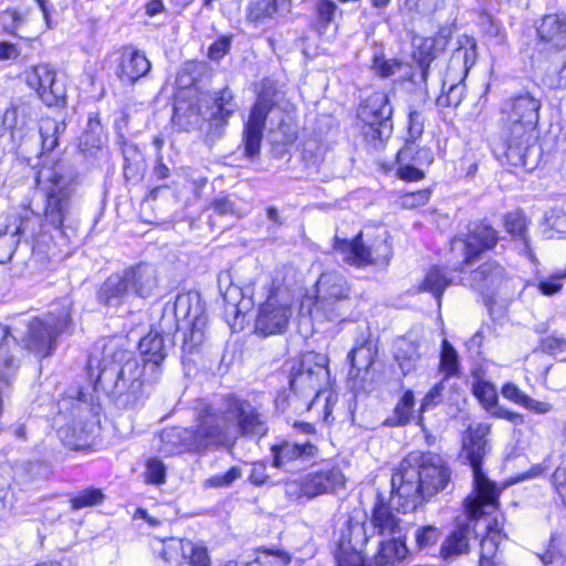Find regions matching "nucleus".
<instances>
[{"label":"nucleus","instance_id":"obj_1","mask_svg":"<svg viewBox=\"0 0 566 566\" xmlns=\"http://www.w3.org/2000/svg\"><path fill=\"white\" fill-rule=\"evenodd\" d=\"M74 191L73 175L65 164L43 163L36 174V195L41 203H35V210L19 207L8 211L0 239L9 237L4 244L29 243V239L38 235L35 228L41 221L66 235L65 229H72L77 222Z\"/></svg>","mask_w":566,"mask_h":566},{"label":"nucleus","instance_id":"obj_2","mask_svg":"<svg viewBox=\"0 0 566 566\" xmlns=\"http://www.w3.org/2000/svg\"><path fill=\"white\" fill-rule=\"evenodd\" d=\"M266 431L263 416L255 407L248 400L228 396L219 409L200 410L193 430L181 427L164 429L160 432V451L165 454L203 452L231 444L239 436L262 437Z\"/></svg>","mask_w":566,"mask_h":566},{"label":"nucleus","instance_id":"obj_3","mask_svg":"<svg viewBox=\"0 0 566 566\" xmlns=\"http://www.w3.org/2000/svg\"><path fill=\"white\" fill-rule=\"evenodd\" d=\"M450 478L451 472L439 454L410 452L391 476V486L396 492L392 502H398L402 513L413 511L443 491Z\"/></svg>","mask_w":566,"mask_h":566},{"label":"nucleus","instance_id":"obj_4","mask_svg":"<svg viewBox=\"0 0 566 566\" xmlns=\"http://www.w3.org/2000/svg\"><path fill=\"white\" fill-rule=\"evenodd\" d=\"M143 374L146 373L129 352L117 350L113 363L101 369L96 381L108 391L117 407L136 409L145 399L144 382H149V376L142 380Z\"/></svg>","mask_w":566,"mask_h":566},{"label":"nucleus","instance_id":"obj_5","mask_svg":"<svg viewBox=\"0 0 566 566\" xmlns=\"http://www.w3.org/2000/svg\"><path fill=\"white\" fill-rule=\"evenodd\" d=\"M491 430L488 423L470 426L462 440V448L474 474L475 494L469 501L468 510L472 516L480 512L485 513L486 509L493 507L499 502V489L481 471V462L486 454V436Z\"/></svg>","mask_w":566,"mask_h":566},{"label":"nucleus","instance_id":"obj_6","mask_svg":"<svg viewBox=\"0 0 566 566\" xmlns=\"http://www.w3.org/2000/svg\"><path fill=\"white\" fill-rule=\"evenodd\" d=\"M541 105L528 92L505 101L501 136L509 151L520 155L528 144L538 123Z\"/></svg>","mask_w":566,"mask_h":566},{"label":"nucleus","instance_id":"obj_7","mask_svg":"<svg viewBox=\"0 0 566 566\" xmlns=\"http://www.w3.org/2000/svg\"><path fill=\"white\" fill-rule=\"evenodd\" d=\"M232 92L223 88L217 96H196L189 99L178 98L175 103L172 123L182 130L200 128L209 119L224 126L234 113Z\"/></svg>","mask_w":566,"mask_h":566},{"label":"nucleus","instance_id":"obj_8","mask_svg":"<svg viewBox=\"0 0 566 566\" xmlns=\"http://www.w3.org/2000/svg\"><path fill=\"white\" fill-rule=\"evenodd\" d=\"M475 60L474 44L470 48H459L453 52L442 82L444 93L438 97L440 106L457 107L462 102L465 91L464 80Z\"/></svg>","mask_w":566,"mask_h":566},{"label":"nucleus","instance_id":"obj_9","mask_svg":"<svg viewBox=\"0 0 566 566\" xmlns=\"http://www.w3.org/2000/svg\"><path fill=\"white\" fill-rule=\"evenodd\" d=\"M70 323L71 316L67 308H62L57 315L50 313L44 318H32L28 323L25 346L39 356H49L53 350L56 336L63 333Z\"/></svg>","mask_w":566,"mask_h":566},{"label":"nucleus","instance_id":"obj_10","mask_svg":"<svg viewBox=\"0 0 566 566\" xmlns=\"http://www.w3.org/2000/svg\"><path fill=\"white\" fill-rule=\"evenodd\" d=\"M391 107L388 96L375 92L358 108V118L366 125L365 135L373 140H382L391 128Z\"/></svg>","mask_w":566,"mask_h":566},{"label":"nucleus","instance_id":"obj_11","mask_svg":"<svg viewBox=\"0 0 566 566\" xmlns=\"http://www.w3.org/2000/svg\"><path fill=\"white\" fill-rule=\"evenodd\" d=\"M25 82L48 106L57 105L65 98V86L56 78L55 70L49 64H39L24 72Z\"/></svg>","mask_w":566,"mask_h":566},{"label":"nucleus","instance_id":"obj_12","mask_svg":"<svg viewBox=\"0 0 566 566\" xmlns=\"http://www.w3.org/2000/svg\"><path fill=\"white\" fill-rule=\"evenodd\" d=\"M273 467L284 471L301 470L318 455V448L311 441H282L271 448Z\"/></svg>","mask_w":566,"mask_h":566},{"label":"nucleus","instance_id":"obj_13","mask_svg":"<svg viewBox=\"0 0 566 566\" xmlns=\"http://www.w3.org/2000/svg\"><path fill=\"white\" fill-rule=\"evenodd\" d=\"M470 500H472V496L468 497L464 504L467 513L465 520L457 521L454 530L441 545L440 555L443 559H450L462 554H468L470 551V541L474 533V527L471 525V521L480 518L483 515L491 514V512L497 506V504H495L493 507L486 509L485 513L480 512L476 516H472L468 510Z\"/></svg>","mask_w":566,"mask_h":566},{"label":"nucleus","instance_id":"obj_14","mask_svg":"<svg viewBox=\"0 0 566 566\" xmlns=\"http://www.w3.org/2000/svg\"><path fill=\"white\" fill-rule=\"evenodd\" d=\"M396 496V492L392 490L390 502L386 503L384 497L378 494L377 502L374 505L370 525L374 533L379 536L398 537L401 533V520L392 512V509L402 512V507L398 505V502H392Z\"/></svg>","mask_w":566,"mask_h":566},{"label":"nucleus","instance_id":"obj_15","mask_svg":"<svg viewBox=\"0 0 566 566\" xmlns=\"http://www.w3.org/2000/svg\"><path fill=\"white\" fill-rule=\"evenodd\" d=\"M291 315L290 306L279 304L276 298L271 296L261 306L255 328L263 335L282 333L287 327Z\"/></svg>","mask_w":566,"mask_h":566},{"label":"nucleus","instance_id":"obj_16","mask_svg":"<svg viewBox=\"0 0 566 566\" xmlns=\"http://www.w3.org/2000/svg\"><path fill=\"white\" fill-rule=\"evenodd\" d=\"M542 51L566 50V15L564 13L547 14L537 27Z\"/></svg>","mask_w":566,"mask_h":566},{"label":"nucleus","instance_id":"obj_17","mask_svg":"<svg viewBox=\"0 0 566 566\" xmlns=\"http://www.w3.org/2000/svg\"><path fill=\"white\" fill-rule=\"evenodd\" d=\"M345 478L339 469L332 468L306 474L301 481V492L310 499L335 492L344 486Z\"/></svg>","mask_w":566,"mask_h":566},{"label":"nucleus","instance_id":"obj_18","mask_svg":"<svg viewBox=\"0 0 566 566\" xmlns=\"http://www.w3.org/2000/svg\"><path fill=\"white\" fill-rule=\"evenodd\" d=\"M272 103L259 97L254 104L244 129L245 151L252 157L260 150L265 119L272 109Z\"/></svg>","mask_w":566,"mask_h":566},{"label":"nucleus","instance_id":"obj_19","mask_svg":"<svg viewBox=\"0 0 566 566\" xmlns=\"http://www.w3.org/2000/svg\"><path fill=\"white\" fill-rule=\"evenodd\" d=\"M144 371L149 373L148 381L156 382L161 374L160 364L166 357V343L163 335L150 332L139 342Z\"/></svg>","mask_w":566,"mask_h":566},{"label":"nucleus","instance_id":"obj_20","mask_svg":"<svg viewBox=\"0 0 566 566\" xmlns=\"http://www.w3.org/2000/svg\"><path fill=\"white\" fill-rule=\"evenodd\" d=\"M150 62L146 55L133 46H126L120 52L117 77L127 84H134L150 71Z\"/></svg>","mask_w":566,"mask_h":566},{"label":"nucleus","instance_id":"obj_21","mask_svg":"<svg viewBox=\"0 0 566 566\" xmlns=\"http://www.w3.org/2000/svg\"><path fill=\"white\" fill-rule=\"evenodd\" d=\"M352 287L337 272L323 273L316 282V297L328 300H350Z\"/></svg>","mask_w":566,"mask_h":566},{"label":"nucleus","instance_id":"obj_22","mask_svg":"<svg viewBox=\"0 0 566 566\" xmlns=\"http://www.w3.org/2000/svg\"><path fill=\"white\" fill-rule=\"evenodd\" d=\"M125 274L130 289L142 297L149 296L158 285L157 271L153 264L139 263L128 269Z\"/></svg>","mask_w":566,"mask_h":566},{"label":"nucleus","instance_id":"obj_23","mask_svg":"<svg viewBox=\"0 0 566 566\" xmlns=\"http://www.w3.org/2000/svg\"><path fill=\"white\" fill-rule=\"evenodd\" d=\"M350 314V300L317 298L311 310V315L317 322H340Z\"/></svg>","mask_w":566,"mask_h":566},{"label":"nucleus","instance_id":"obj_24","mask_svg":"<svg viewBox=\"0 0 566 566\" xmlns=\"http://www.w3.org/2000/svg\"><path fill=\"white\" fill-rule=\"evenodd\" d=\"M446 44L447 40L443 36H413V56L417 59L422 70V77L424 80L428 75L430 62L436 57L438 52L444 49Z\"/></svg>","mask_w":566,"mask_h":566},{"label":"nucleus","instance_id":"obj_25","mask_svg":"<svg viewBox=\"0 0 566 566\" xmlns=\"http://www.w3.org/2000/svg\"><path fill=\"white\" fill-rule=\"evenodd\" d=\"M342 254V260L348 265L357 268H384L386 266L391 254L389 250H338Z\"/></svg>","mask_w":566,"mask_h":566},{"label":"nucleus","instance_id":"obj_26","mask_svg":"<svg viewBox=\"0 0 566 566\" xmlns=\"http://www.w3.org/2000/svg\"><path fill=\"white\" fill-rule=\"evenodd\" d=\"M421 356V340L418 337L408 335L406 338L397 342L395 358L405 375L412 373L417 368Z\"/></svg>","mask_w":566,"mask_h":566},{"label":"nucleus","instance_id":"obj_27","mask_svg":"<svg viewBox=\"0 0 566 566\" xmlns=\"http://www.w3.org/2000/svg\"><path fill=\"white\" fill-rule=\"evenodd\" d=\"M289 10L290 7L279 0H254L249 6L247 18L251 23L259 27Z\"/></svg>","mask_w":566,"mask_h":566},{"label":"nucleus","instance_id":"obj_28","mask_svg":"<svg viewBox=\"0 0 566 566\" xmlns=\"http://www.w3.org/2000/svg\"><path fill=\"white\" fill-rule=\"evenodd\" d=\"M66 125L64 120L45 117L40 122V135L42 140V161L49 165L60 163L59 160H50L44 156V153L53 151L59 145L60 136L65 132Z\"/></svg>","mask_w":566,"mask_h":566},{"label":"nucleus","instance_id":"obj_29","mask_svg":"<svg viewBox=\"0 0 566 566\" xmlns=\"http://www.w3.org/2000/svg\"><path fill=\"white\" fill-rule=\"evenodd\" d=\"M313 375L314 377L297 368L290 379L291 389L300 394L317 395L326 382L329 371L328 369H318V374L314 373Z\"/></svg>","mask_w":566,"mask_h":566},{"label":"nucleus","instance_id":"obj_30","mask_svg":"<svg viewBox=\"0 0 566 566\" xmlns=\"http://www.w3.org/2000/svg\"><path fill=\"white\" fill-rule=\"evenodd\" d=\"M408 549L400 537H391L379 543L377 553L374 556L376 566H392L407 556Z\"/></svg>","mask_w":566,"mask_h":566},{"label":"nucleus","instance_id":"obj_31","mask_svg":"<svg viewBox=\"0 0 566 566\" xmlns=\"http://www.w3.org/2000/svg\"><path fill=\"white\" fill-rule=\"evenodd\" d=\"M501 394L504 398L521 405L524 408L539 415L549 412L553 407L546 401H537L523 392L516 385L507 382L503 385Z\"/></svg>","mask_w":566,"mask_h":566},{"label":"nucleus","instance_id":"obj_32","mask_svg":"<svg viewBox=\"0 0 566 566\" xmlns=\"http://www.w3.org/2000/svg\"><path fill=\"white\" fill-rule=\"evenodd\" d=\"M485 527L488 528L486 535L481 539L480 546V564L489 565L490 560L499 559V545L502 539L501 530L496 520L493 522L485 520Z\"/></svg>","mask_w":566,"mask_h":566},{"label":"nucleus","instance_id":"obj_33","mask_svg":"<svg viewBox=\"0 0 566 566\" xmlns=\"http://www.w3.org/2000/svg\"><path fill=\"white\" fill-rule=\"evenodd\" d=\"M499 241L497 232L485 223H473L469 228L463 248H494Z\"/></svg>","mask_w":566,"mask_h":566},{"label":"nucleus","instance_id":"obj_34","mask_svg":"<svg viewBox=\"0 0 566 566\" xmlns=\"http://www.w3.org/2000/svg\"><path fill=\"white\" fill-rule=\"evenodd\" d=\"M129 289L130 284L126 280V274L124 276L112 275L101 287L99 300L108 306L117 305Z\"/></svg>","mask_w":566,"mask_h":566},{"label":"nucleus","instance_id":"obj_35","mask_svg":"<svg viewBox=\"0 0 566 566\" xmlns=\"http://www.w3.org/2000/svg\"><path fill=\"white\" fill-rule=\"evenodd\" d=\"M528 223L527 217L521 210L509 212L504 218L506 232L516 243H521L525 248H530L531 244L527 231Z\"/></svg>","mask_w":566,"mask_h":566},{"label":"nucleus","instance_id":"obj_36","mask_svg":"<svg viewBox=\"0 0 566 566\" xmlns=\"http://www.w3.org/2000/svg\"><path fill=\"white\" fill-rule=\"evenodd\" d=\"M31 115V107L28 103L21 99L15 101L6 109L2 125L13 134L14 130L21 129L27 125Z\"/></svg>","mask_w":566,"mask_h":566},{"label":"nucleus","instance_id":"obj_37","mask_svg":"<svg viewBox=\"0 0 566 566\" xmlns=\"http://www.w3.org/2000/svg\"><path fill=\"white\" fill-rule=\"evenodd\" d=\"M412 151V146H403L397 153V176L405 181H418L424 177L421 167L410 161Z\"/></svg>","mask_w":566,"mask_h":566},{"label":"nucleus","instance_id":"obj_38","mask_svg":"<svg viewBox=\"0 0 566 566\" xmlns=\"http://www.w3.org/2000/svg\"><path fill=\"white\" fill-rule=\"evenodd\" d=\"M451 283V281L441 272L438 266H433L426 274L419 291L431 293L440 303L443 290Z\"/></svg>","mask_w":566,"mask_h":566},{"label":"nucleus","instance_id":"obj_39","mask_svg":"<svg viewBox=\"0 0 566 566\" xmlns=\"http://www.w3.org/2000/svg\"><path fill=\"white\" fill-rule=\"evenodd\" d=\"M413 407V392L407 390L395 407L392 416L386 420V423L394 427L407 424L411 418Z\"/></svg>","mask_w":566,"mask_h":566},{"label":"nucleus","instance_id":"obj_40","mask_svg":"<svg viewBox=\"0 0 566 566\" xmlns=\"http://www.w3.org/2000/svg\"><path fill=\"white\" fill-rule=\"evenodd\" d=\"M375 348L370 340H365L348 353V359L355 368H368L375 359Z\"/></svg>","mask_w":566,"mask_h":566},{"label":"nucleus","instance_id":"obj_41","mask_svg":"<svg viewBox=\"0 0 566 566\" xmlns=\"http://www.w3.org/2000/svg\"><path fill=\"white\" fill-rule=\"evenodd\" d=\"M440 371L444 375V378L455 376L459 371L458 353L447 339H443L442 342Z\"/></svg>","mask_w":566,"mask_h":566},{"label":"nucleus","instance_id":"obj_42","mask_svg":"<svg viewBox=\"0 0 566 566\" xmlns=\"http://www.w3.org/2000/svg\"><path fill=\"white\" fill-rule=\"evenodd\" d=\"M186 552L184 559H187L190 566H210L211 559L208 554L207 547L193 543L191 541L185 542Z\"/></svg>","mask_w":566,"mask_h":566},{"label":"nucleus","instance_id":"obj_43","mask_svg":"<svg viewBox=\"0 0 566 566\" xmlns=\"http://www.w3.org/2000/svg\"><path fill=\"white\" fill-rule=\"evenodd\" d=\"M298 368L314 377L318 369H328V357L325 354L308 352L302 356Z\"/></svg>","mask_w":566,"mask_h":566},{"label":"nucleus","instance_id":"obj_44","mask_svg":"<svg viewBox=\"0 0 566 566\" xmlns=\"http://www.w3.org/2000/svg\"><path fill=\"white\" fill-rule=\"evenodd\" d=\"M502 269L501 266L492 263V262H484L481 264L476 270L472 273V280L476 284L479 282H486V286L494 285L497 280L501 277Z\"/></svg>","mask_w":566,"mask_h":566},{"label":"nucleus","instance_id":"obj_45","mask_svg":"<svg viewBox=\"0 0 566 566\" xmlns=\"http://www.w3.org/2000/svg\"><path fill=\"white\" fill-rule=\"evenodd\" d=\"M473 392L490 412L496 407L497 394L490 382L478 381L473 387Z\"/></svg>","mask_w":566,"mask_h":566},{"label":"nucleus","instance_id":"obj_46","mask_svg":"<svg viewBox=\"0 0 566 566\" xmlns=\"http://www.w3.org/2000/svg\"><path fill=\"white\" fill-rule=\"evenodd\" d=\"M103 138L99 133L88 129L80 138V150L85 156H95L102 149Z\"/></svg>","mask_w":566,"mask_h":566},{"label":"nucleus","instance_id":"obj_47","mask_svg":"<svg viewBox=\"0 0 566 566\" xmlns=\"http://www.w3.org/2000/svg\"><path fill=\"white\" fill-rule=\"evenodd\" d=\"M104 499L101 490H85L71 499L73 510H82L99 504Z\"/></svg>","mask_w":566,"mask_h":566},{"label":"nucleus","instance_id":"obj_48","mask_svg":"<svg viewBox=\"0 0 566 566\" xmlns=\"http://www.w3.org/2000/svg\"><path fill=\"white\" fill-rule=\"evenodd\" d=\"M401 67V62L396 59H385L384 55H375L373 69L380 77H389L396 74Z\"/></svg>","mask_w":566,"mask_h":566},{"label":"nucleus","instance_id":"obj_49","mask_svg":"<svg viewBox=\"0 0 566 566\" xmlns=\"http://www.w3.org/2000/svg\"><path fill=\"white\" fill-rule=\"evenodd\" d=\"M242 476V471L239 467H232L224 474L213 475L205 481L206 488H228L232 485L238 479Z\"/></svg>","mask_w":566,"mask_h":566},{"label":"nucleus","instance_id":"obj_50","mask_svg":"<svg viewBox=\"0 0 566 566\" xmlns=\"http://www.w3.org/2000/svg\"><path fill=\"white\" fill-rule=\"evenodd\" d=\"M565 277H566V269L565 270H562V269L556 270L555 273L553 275H551L549 277H547L545 280H541L537 284V287L543 295H546V296L554 295L562 290V287H563L562 280Z\"/></svg>","mask_w":566,"mask_h":566},{"label":"nucleus","instance_id":"obj_51","mask_svg":"<svg viewBox=\"0 0 566 566\" xmlns=\"http://www.w3.org/2000/svg\"><path fill=\"white\" fill-rule=\"evenodd\" d=\"M24 20L25 14L15 9H8L0 14V23L3 30L11 34H15Z\"/></svg>","mask_w":566,"mask_h":566},{"label":"nucleus","instance_id":"obj_52","mask_svg":"<svg viewBox=\"0 0 566 566\" xmlns=\"http://www.w3.org/2000/svg\"><path fill=\"white\" fill-rule=\"evenodd\" d=\"M440 537V531L436 526H422L416 531L415 538L419 549L433 546Z\"/></svg>","mask_w":566,"mask_h":566},{"label":"nucleus","instance_id":"obj_53","mask_svg":"<svg viewBox=\"0 0 566 566\" xmlns=\"http://www.w3.org/2000/svg\"><path fill=\"white\" fill-rule=\"evenodd\" d=\"M187 539H171L166 543L161 551V557L167 563H179L185 557Z\"/></svg>","mask_w":566,"mask_h":566},{"label":"nucleus","instance_id":"obj_54","mask_svg":"<svg viewBox=\"0 0 566 566\" xmlns=\"http://www.w3.org/2000/svg\"><path fill=\"white\" fill-rule=\"evenodd\" d=\"M430 196L431 192L429 189L408 192L399 198V205L405 209H415L428 203Z\"/></svg>","mask_w":566,"mask_h":566},{"label":"nucleus","instance_id":"obj_55","mask_svg":"<svg viewBox=\"0 0 566 566\" xmlns=\"http://www.w3.org/2000/svg\"><path fill=\"white\" fill-rule=\"evenodd\" d=\"M146 480L153 484H163L166 478V467L158 459H149L146 463Z\"/></svg>","mask_w":566,"mask_h":566},{"label":"nucleus","instance_id":"obj_56","mask_svg":"<svg viewBox=\"0 0 566 566\" xmlns=\"http://www.w3.org/2000/svg\"><path fill=\"white\" fill-rule=\"evenodd\" d=\"M545 222L558 232L566 231V210L564 208H552L545 213Z\"/></svg>","mask_w":566,"mask_h":566},{"label":"nucleus","instance_id":"obj_57","mask_svg":"<svg viewBox=\"0 0 566 566\" xmlns=\"http://www.w3.org/2000/svg\"><path fill=\"white\" fill-rule=\"evenodd\" d=\"M541 348L547 354L556 355L566 349V338L556 334L548 335L542 338Z\"/></svg>","mask_w":566,"mask_h":566},{"label":"nucleus","instance_id":"obj_58","mask_svg":"<svg viewBox=\"0 0 566 566\" xmlns=\"http://www.w3.org/2000/svg\"><path fill=\"white\" fill-rule=\"evenodd\" d=\"M444 389L443 380L438 382L433 388H431L426 396L423 397L420 406V411L424 412L436 406H438L442 401V391Z\"/></svg>","mask_w":566,"mask_h":566},{"label":"nucleus","instance_id":"obj_59","mask_svg":"<svg viewBox=\"0 0 566 566\" xmlns=\"http://www.w3.org/2000/svg\"><path fill=\"white\" fill-rule=\"evenodd\" d=\"M405 146H412L413 151L411 153L410 161L423 167L428 166L433 160V154L429 148H420L416 142L406 140Z\"/></svg>","mask_w":566,"mask_h":566},{"label":"nucleus","instance_id":"obj_60","mask_svg":"<svg viewBox=\"0 0 566 566\" xmlns=\"http://www.w3.org/2000/svg\"><path fill=\"white\" fill-rule=\"evenodd\" d=\"M423 133V118L421 113L411 111L408 117V138L407 140L416 142Z\"/></svg>","mask_w":566,"mask_h":566},{"label":"nucleus","instance_id":"obj_61","mask_svg":"<svg viewBox=\"0 0 566 566\" xmlns=\"http://www.w3.org/2000/svg\"><path fill=\"white\" fill-rule=\"evenodd\" d=\"M230 48L231 38L222 35L210 45L208 56L212 61H219L229 52Z\"/></svg>","mask_w":566,"mask_h":566},{"label":"nucleus","instance_id":"obj_62","mask_svg":"<svg viewBox=\"0 0 566 566\" xmlns=\"http://www.w3.org/2000/svg\"><path fill=\"white\" fill-rule=\"evenodd\" d=\"M553 482L556 492L559 494L564 504L566 505V455L563 458L559 467L555 470L553 474Z\"/></svg>","mask_w":566,"mask_h":566},{"label":"nucleus","instance_id":"obj_63","mask_svg":"<svg viewBox=\"0 0 566 566\" xmlns=\"http://www.w3.org/2000/svg\"><path fill=\"white\" fill-rule=\"evenodd\" d=\"M316 10L319 19L323 22L328 23L333 20L337 11V6L332 0H318L316 4Z\"/></svg>","mask_w":566,"mask_h":566},{"label":"nucleus","instance_id":"obj_64","mask_svg":"<svg viewBox=\"0 0 566 566\" xmlns=\"http://www.w3.org/2000/svg\"><path fill=\"white\" fill-rule=\"evenodd\" d=\"M483 250H462L463 261L460 263L459 270L461 272L465 271L467 268H471L474 264L479 263L483 259L482 254Z\"/></svg>","mask_w":566,"mask_h":566}]
</instances>
